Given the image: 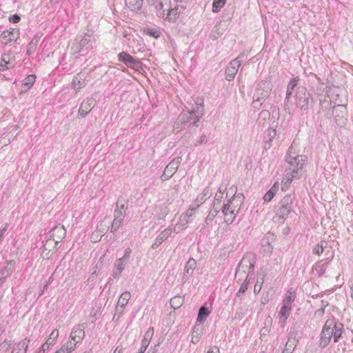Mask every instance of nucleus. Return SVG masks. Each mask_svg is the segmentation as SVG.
<instances>
[{
  "label": "nucleus",
  "mask_w": 353,
  "mask_h": 353,
  "mask_svg": "<svg viewBox=\"0 0 353 353\" xmlns=\"http://www.w3.org/2000/svg\"><path fill=\"white\" fill-rule=\"evenodd\" d=\"M314 103L312 95L303 87H298L296 90L295 105L301 111L307 113L312 108Z\"/></svg>",
  "instance_id": "1"
},
{
  "label": "nucleus",
  "mask_w": 353,
  "mask_h": 353,
  "mask_svg": "<svg viewBox=\"0 0 353 353\" xmlns=\"http://www.w3.org/2000/svg\"><path fill=\"white\" fill-rule=\"evenodd\" d=\"M307 157L305 155H297L292 157L288 155L286 161L289 165L288 170L292 173V176H298L300 171L303 169L305 163L307 161Z\"/></svg>",
  "instance_id": "2"
},
{
  "label": "nucleus",
  "mask_w": 353,
  "mask_h": 353,
  "mask_svg": "<svg viewBox=\"0 0 353 353\" xmlns=\"http://www.w3.org/2000/svg\"><path fill=\"white\" fill-rule=\"evenodd\" d=\"M91 36L88 34H84L76 39L75 43L71 48V53L73 55L81 53L82 55L86 54L91 47L88 46L90 41Z\"/></svg>",
  "instance_id": "3"
},
{
  "label": "nucleus",
  "mask_w": 353,
  "mask_h": 353,
  "mask_svg": "<svg viewBox=\"0 0 353 353\" xmlns=\"http://www.w3.org/2000/svg\"><path fill=\"white\" fill-rule=\"evenodd\" d=\"M292 202L293 197L290 194L286 195L281 200L276 213L279 219H284L289 215L292 210Z\"/></svg>",
  "instance_id": "4"
},
{
  "label": "nucleus",
  "mask_w": 353,
  "mask_h": 353,
  "mask_svg": "<svg viewBox=\"0 0 353 353\" xmlns=\"http://www.w3.org/2000/svg\"><path fill=\"white\" fill-rule=\"evenodd\" d=\"M221 209L223 214L226 218L225 222L231 223L234 219V216H232L236 214L239 210V204L235 199H232L228 201V203L224 204Z\"/></svg>",
  "instance_id": "5"
},
{
  "label": "nucleus",
  "mask_w": 353,
  "mask_h": 353,
  "mask_svg": "<svg viewBox=\"0 0 353 353\" xmlns=\"http://www.w3.org/2000/svg\"><path fill=\"white\" fill-rule=\"evenodd\" d=\"M247 59L245 54L241 53L239 57L236 59H233L227 67L225 70V79L228 81L232 80L237 71L239 68L240 67L241 63Z\"/></svg>",
  "instance_id": "6"
},
{
  "label": "nucleus",
  "mask_w": 353,
  "mask_h": 353,
  "mask_svg": "<svg viewBox=\"0 0 353 353\" xmlns=\"http://www.w3.org/2000/svg\"><path fill=\"white\" fill-rule=\"evenodd\" d=\"M333 325L334 320L328 319L326 321L321 334L319 341V345L321 347H325L330 342L333 335Z\"/></svg>",
  "instance_id": "7"
},
{
  "label": "nucleus",
  "mask_w": 353,
  "mask_h": 353,
  "mask_svg": "<svg viewBox=\"0 0 353 353\" xmlns=\"http://www.w3.org/2000/svg\"><path fill=\"white\" fill-rule=\"evenodd\" d=\"M331 114L334 116L335 122L339 126H343L347 121V111L344 105H333Z\"/></svg>",
  "instance_id": "8"
},
{
  "label": "nucleus",
  "mask_w": 353,
  "mask_h": 353,
  "mask_svg": "<svg viewBox=\"0 0 353 353\" xmlns=\"http://www.w3.org/2000/svg\"><path fill=\"white\" fill-rule=\"evenodd\" d=\"M125 205L121 203L119 205V202L117 203V208L114 212V220L112 223L110 232H114L118 230L120 227L121 224L123 222V220L125 216Z\"/></svg>",
  "instance_id": "9"
},
{
  "label": "nucleus",
  "mask_w": 353,
  "mask_h": 353,
  "mask_svg": "<svg viewBox=\"0 0 353 353\" xmlns=\"http://www.w3.org/2000/svg\"><path fill=\"white\" fill-rule=\"evenodd\" d=\"M201 112H202V110ZM202 114V112H201L199 114H196L194 112L186 111L182 112L179 115L178 119L184 126L187 125L188 123H192L193 125L197 126L196 123Z\"/></svg>",
  "instance_id": "10"
},
{
  "label": "nucleus",
  "mask_w": 353,
  "mask_h": 353,
  "mask_svg": "<svg viewBox=\"0 0 353 353\" xmlns=\"http://www.w3.org/2000/svg\"><path fill=\"white\" fill-rule=\"evenodd\" d=\"M119 61L123 62L128 67L132 68L134 70H139L140 68V63L134 58H133L130 54L125 52H121L118 54Z\"/></svg>",
  "instance_id": "11"
},
{
  "label": "nucleus",
  "mask_w": 353,
  "mask_h": 353,
  "mask_svg": "<svg viewBox=\"0 0 353 353\" xmlns=\"http://www.w3.org/2000/svg\"><path fill=\"white\" fill-rule=\"evenodd\" d=\"M89 81V74L88 72H80L74 77L72 81L73 88L79 90L82 88L85 87Z\"/></svg>",
  "instance_id": "12"
},
{
  "label": "nucleus",
  "mask_w": 353,
  "mask_h": 353,
  "mask_svg": "<svg viewBox=\"0 0 353 353\" xmlns=\"http://www.w3.org/2000/svg\"><path fill=\"white\" fill-rule=\"evenodd\" d=\"M66 234V230L63 225H58L54 227L50 232V237L55 242L58 243L64 239Z\"/></svg>",
  "instance_id": "13"
},
{
  "label": "nucleus",
  "mask_w": 353,
  "mask_h": 353,
  "mask_svg": "<svg viewBox=\"0 0 353 353\" xmlns=\"http://www.w3.org/2000/svg\"><path fill=\"white\" fill-rule=\"evenodd\" d=\"M258 86L255 94L256 99L254 101L260 102L261 99H265L269 95L270 87V83L265 81L260 82Z\"/></svg>",
  "instance_id": "14"
},
{
  "label": "nucleus",
  "mask_w": 353,
  "mask_h": 353,
  "mask_svg": "<svg viewBox=\"0 0 353 353\" xmlns=\"http://www.w3.org/2000/svg\"><path fill=\"white\" fill-rule=\"evenodd\" d=\"M85 337L83 324H78L74 326L70 333V339L71 341L80 342Z\"/></svg>",
  "instance_id": "15"
},
{
  "label": "nucleus",
  "mask_w": 353,
  "mask_h": 353,
  "mask_svg": "<svg viewBox=\"0 0 353 353\" xmlns=\"http://www.w3.org/2000/svg\"><path fill=\"white\" fill-rule=\"evenodd\" d=\"M131 297V294L130 292L125 291L123 292L119 296V299L117 301V312L121 314L123 311V309L127 305L129 299Z\"/></svg>",
  "instance_id": "16"
},
{
  "label": "nucleus",
  "mask_w": 353,
  "mask_h": 353,
  "mask_svg": "<svg viewBox=\"0 0 353 353\" xmlns=\"http://www.w3.org/2000/svg\"><path fill=\"white\" fill-rule=\"evenodd\" d=\"M237 268H239V274L244 272L245 274H249L254 269V263L250 259L243 258L240 261Z\"/></svg>",
  "instance_id": "17"
},
{
  "label": "nucleus",
  "mask_w": 353,
  "mask_h": 353,
  "mask_svg": "<svg viewBox=\"0 0 353 353\" xmlns=\"http://www.w3.org/2000/svg\"><path fill=\"white\" fill-rule=\"evenodd\" d=\"M1 37L6 40L5 44H7L8 42L17 41L19 37V30L14 28L6 30L2 32Z\"/></svg>",
  "instance_id": "18"
},
{
  "label": "nucleus",
  "mask_w": 353,
  "mask_h": 353,
  "mask_svg": "<svg viewBox=\"0 0 353 353\" xmlns=\"http://www.w3.org/2000/svg\"><path fill=\"white\" fill-rule=\"evenodd\" d=\"M196 267V261L192 258L190 259L184 268L183 279L185 281L191 276Z\"/></svg>",
  "instance_id": "19"
},
{
  "label": "nucleus",
  "mask_w": 353,
  "mask_h": 353,
  "mask_svg": "<svg viewBox=\"0 0 353 353\" xmlns=\"http://www.w3.org/2000/svg\"><path fill=\"white\" fill-rule=\"evenodd\" d=\"M212 193L210 189L205 188L203 192L197 196L194 203L192 204L198 208L202 203H203L208 198H210Z\"/></svg>",
  "instance_id": "20"
},
{
  "label": "nucleus",
  "mask_w": 353,
  "mask_h": 353,
  "mask_svg": "<svg viewBox=\"0 0 353 353\" xmlns=\"http://www.w3.org/2000/svg\"><path fill=\"white\" fill-rule=\"evenodd\" d=\"M11 55L10 54H3L1 57L0 63V71H3L5 69H10L14 67V63L11 61Z\"/></svg>",
  "instance_id": "21"
},
{
  "label": "nucleus",
  "mask_w": 353,
  "mask_h": 353,
  "mask_svg": "<svg viewBox=\"0 0 353 353\" xmlns=\"http://www.w3.org/2000/svg\"><path fill=\"white\" fill-rule=\"evenodd\" d=\"M181 161H182V159L180 157H177L176 158H174L165 167V170H166V172L173 175L176 172L179 165L181 163Z\"/></svg>",
  "instance_id": "22"
},
{
  "label": "nucleus",
  "mask_w": 353,
  "mask_h": 353,
  "mask_svg": "<svg viewBox=\"0 0 353 353\" xmlns=\"http://www.w3.org/2000/svg\"><path fill=\"white\" fill-rule=\"evenodd\" d=\"M291 306L283 304V305L281 307L279 312V316H280V321L279 323L282 327H283L285 324V321L289 316V314L291 312Z\"/></svg>",
  "instance_id": "23"
},
{
  "label": "nucleus",
  "mask_w": 353,
  "mask_h": 353,
  "mask_svg": "<svg viewBox=\"0 0 353 353\" xmlns=\"http://www.w3.org/2000/svg\"><path fill=\"white\" fill-rule=\"evenodd\" d=\"M321 109L319 112H323L325 116L330 117L331 116L330 109L332 108V101L328 99H320Z\"/></svg>",
  "instance_id": "24"
},
{
  "label": "nucleus",
  "mask_w": 353,
  "mask_h": 353,
  "mask_svg": "<svg viewBox=\"0 0 353 353\" xmlns=\"http://www.w3.org/2000/svg\"><path fill=\"white\" fill-rule=\"evenodd\" d=\"M128 263L127 260H124V259L121 258L116 261L114 266L116 270L113 272V277L117 278L120 276L122 271L124 270L126 264Z\"/></svg>",
  "instance_id": "25"
},
{
  "label": "nucleus",
  "mask_w": 353,
  "mask_h": 353,
  "mask_svg": "<svg viewBox=\"0 0 353 353\" xmlns=\"http://www.w3.org/2000/svg\"><path fill=\"white\" fill-rule=\"evenodd\" d=\"M196 210V207L192 205L190 208H188L185 212L181 216L180 221L181 223L180 225H181V227L188 223L189 219L193 216Z\"/></svg>",
  "instance_id": "26"
},
{
  "label": "nucleus",
  "mask_w": 353,
  "mask_h": 353,
  "mask_svg": "<svg viewBox=\"0 0 353 353\" xmlns=\"http://www.w3.org/2000/svg\"><path fill=\"white\" fill-rule=\"evenodd\" d=\"M14 264V261H7L6 266L3 270H1V277L0 279L2 282L4 281L13 272Z\"/></svg>",
  "instance_id": "27"
},
{
  "label": "nucleus",
  "mask_w": 353,
  "mask_h": 353,
  "mask_svg": "<svg viewBox=\"0 0 353 353\" xmlns=\"http://www.w3.org/2000/svg\"><path fill=\"white\" fill-rule=\"evenodd\" d=\"M299 81V78L298 77L292 79L289 82L288 86H287V91H286V97H285V101H288L290 97L292 96L293 91L297 86L298 81Z\"/></svg>",
  "instance_id": "28"
},
{
  "label": "nucleus",
  "mask_w": 353,
  "mask_h": 353,
  "mask_svg": "<svg viewBox=\"0 0 353 353\" xmlns=\"http://www.w3.org/2000/svg\"><path fill=\"white\" fill-rule=\"evenodd\" d=\"M185 7L183 6H178L169 10L168 17H169L170 21H174L180 14L184 12Z\"/></svg>",
  "instance_id": "29"
},
{
  "label": "nucleus",
  "mask_w": 353,
  "mask_h": 353,
  "mask_svg": "<svg viewBox=\"0 0 353 353\" xmlns=\"http://www.w3.org/2000/svg\"><path fill=\"white\" fill-rule=\"evenodd\" d=\"M343 330V325L341 323L334 322L333 325V338L334 342H337L341 337Z\"/></svg>",
  "instance_id": "30"
},
{
  "label": "nucleus",
  "mask_w": 353,
  "mask_h": 353,
  "mask_svg": "<svg viewBox=\"0 0 353 353\" xmlns=\"http://www.w3.org/2000/svg\"><path fill=\"white\" fill-rule=\"evenodd\" d=\"M29 340L26 338L17 343L12 353H26Z\"/></svg>",
  "instance_id": "31"
},
{
  "label": "nucleus",
  "mask_w": 353,
  "mask_h": 353,
  "mask_svg": "<svg viewBox=\"0 0 353 353\" xmlns=\"http://www.w3.org/2000/svg\"><path fill=\"white\" fill-rule=\"evenodd\" d=\"M182 229L181 226H179V223H177L174 229L171 227H168L163 230L157 236L159 240H161L163 242L166 240L172 234V231H176V229Z\"/></svg>",
  "instance_id": "32"
},
{
  "label": "nucleus",
  "mask_w": 353,
  "mask_h": 353,
  "mask_svg": "<svg viewBox=\"0 0 353 353\" xmlns=\"http://www.w3.org/2000/svg\"><path fill=\"white\" fill-rule=\"evenodd\" d=\"M39 43V39L36 37H34L27 46L26 54L28 55H30L32 53H34L35 52V50H37Z\"/></svg>",
  "instance_id": "33"
},
{
  "label": "nucleus",
  "mask_w": 353,
  "mask_h": 353,
  "mask_svg": "<svg viewBox=\"0 0 353 353\" xmlns=\"http://www.w3.org/2000/svg\"><path fill=\"white\" fill-rule=\"evenodd\" d=\"M210 310L208 307L205 306H202L199 311L197 321L203 322L205 320L207 316L210 314Z\"/></svg>",
  "instance_id": "34"
},
{
  "label": "nucleus",
  "mask_w": 353,
  "mask_h": 353,
  "mask_svg": "<svg viewBox=\"0 0 353 353\" xmlns=\"http://www.w3.org/2000/svg\"><path fill=\"white\" fill-rule=\"evenodd\" d=\"M295 292L291 288L288 290L285 298L283 300V304L291 306V303L294 301Z\"/></svg>",
  "instance_id": "35"
},
{
  "label": "nucleus",
  "mask_w": 353,
  "mask_h": 353,
  "mask_svg": "<svg viewBox=\"0 0 353 353\" xmlns=\"http://www.w3.org/2000/svg\"><path fill=\"white\" fill-rule=\"evenodd\" d=\"M96 101L94 98L91 97L87 99L86 101H84L81 103V105L82 106V109H85L90 112L95 105Z\"/></svg>",
  "instance_id": "36"
},
{
  "label": "nucleus",
  "mask_w": 353,
  "mask_h": 353,
  "mask_svg": "<svg viewBox=\"0 0 353 353\" xmlns=\"http://www.w3.org/2000/svg\"><path fill=\"white\" fill-rule=\"evenodd\" d=\"M225 3L226 0H214L212 3V12L214 13L219 12L225 6Z\"/></svg>",
  "instance_id": "37"
},
{
  "label": "nucleus",
  "mask_w": 353,
  "mask_h": 353,
  "mask_svg": "<svg viewBox=\"0 0 353 353\" xmlns=\"http://www.w3.org/2000/svg\"><path fill=\"white\" fill-rule=\"evenodd\" d=\"M78 343L79 342L71 341L70 339V340L65 344H64L62 347L65 350L66 353H71L73 350H74Z\"/></svg>",
  "instance_id": "38"
},
{
  "label": "nucleus",
  "mask_w": 353,
  "mask_h": 353,
  "mask_svg": "<svg viewBox=\"0 0 353 353\" xmlns=\"http://www.w3.org/2000/svg\"><path fill=\"white\" fill-rule=\"evenodd\" d=\"M218 212V207L213 206V209L210 211L208 216L205 219V223L207 225L210 224L213 221L214 218L217 215Z\"/></svg>",
  "instance_id": "39"
},
{
  "label": "nucleus",
  "mask_w": 353,
  "mask_h": 353,
  "mask_svg": "<svg viewBox=\"0 0 353 353\" xmlns=\"http://www.w3.org/2000/svg\"><path fill=\"white\" fill-rule=\"evenodd\" d=\"M183 299L181 296H174L170 299V305L174 309L180 307L182 305Z\"/></svg>",
  "instance_id": "40"
},
{
  "label": "nucleus",
  "mask_w": 353,
  "mask_h": 353,
  "mask_svg": "<svg viewBox=\"0 0 353 353\" xmlns=\"http://www.w3.org/2000/svg\"><path fill=\"white\" fill-rule=\"evenodd\" d=\"M35 79L36 77L34 75H28L23 80V84L28 89L34 83Z\"/></svg>",
  "instance_id": "41"
},
{
  "label": "nucleus",
  "mask_w": 353,
  "mask_h": 353,
  "mask_svg": "<svg viewBox=\"0 0 353 353\" xmlns=\"http://www.w3.org/2000/svg\"><path fill=\"white\" fill-rule=\"evenodd\" d=\"M201 336V330L199 327H194L192 334V339L191 341L193 343H196L199 342Z\"/></svg>",
  "instance_id": "42"
},
{
  "label": "nucleus",
  "mask_w": 353,
  "mask_h": 353,
  "mask_svg": "<svg viewBox=\"0 0 353 353\" xmlns=\"http://www.w3.org/2000/svg\"><path fill=\"white\" fill-rule=\"evenodd\" d=\"M248 276V274H245L244 272H241V273L239 274V268H236L235 278L237 280V282H241L242 281H244V282H246Z\"/></svg>",
  "instance_id": "43"
},
{
  "label": "nucleus",
  "mask_w": 353,
  "mask_h": 353,
  "mask_svg": "<svg viewBox=\"0 0 353 353\" xmlns=\"http://www.w3.org/2000/svg\"><path fill=\"white\" fill-rule=\"evenodd\" d=\"M323 243H325V242H321L316 245L312 250V253L318 255L322 254L324 250Z\"/></svg>",
  "instance_id": "44"
},
{
  "label": "nucleus",
  "mask_w": 353,
  "mask_h": 353,
  "mask_svg": "<svg viewBox=\"0 0 353 353\" xmlns=\"http://www.w3.org/2000/svg\"><path fill=\"white\" fill-rule=\"evenodd\" d=\"M58 336H59V331H58V330H57V329L54 330L51 332V334H50V336H49L46 343H48L49 345L53 344L54 341H55V339H57Z\"/></svg>",
  "instance_id": "45"
},
{
  "label": "nucleus",
  "mask_w": 353,
  "mask_h": 353,
  "mask_svg": "<svg viewBox=\"0 0 353 353\" xmlns=\"http://www.w3.org/2000/svg\"><path fill=\"white\" fill-rule=\"evenodd\" d=\"M154 334V327H150L148 328V330L145 333L143 339L151 341V339Z\"/></svg>",
  "instance_id": "46"
},
{
  "label": "nucleus",
  "mask_w": 353,
  "mask_h": 353,
  "mask_svg": "<svg viewBox=\"0 0 353 353\" xmlns=\"http://www.w3.org/2000/svg\"><path fill=\"white\" fill-rule=\"evenodd\" d=\"M296 177V176H292V173H290V172H287L285 174V177L282 181V183L285 185H287L292 182L293 178Z\"/></svg>",
  "instance_id": "47"
},
{
  "label": "nucleus",
  "mask_w": 353,
  "mask_h": 353,
  "mask_svg": "<svg viewBox=\"0 0 353 353\" xmlns=\"http://www.w3.org/2000/svg\"><path fill=\"white\" fill-rule=\"evenodd\" d=\"M263 283V277H262L261 279V281L259 279H257L256 283L254 288V292L255 294L259 293V292L261 290Z\"/></svg>",
  "instance_id": "48"
},
{
  "label": "nucleus",
  "mask_w": 353,
  "mask_h": 353,
  "mask_svg": "<svg viewBox=\"0 0 353 353\" xmlns=\"http://www.w3.org/2000/svg\"><path fill=\"white\" fill-rule=\"evenodd\" d=\"M248 285V281L243 282L241 284L238 292L236 293V296L239 297L241 295H243L245 293V292L247 290Z\"/></svg>",
  "instance_id": "49"
},
{
  "label": "nucleus",
  "mask_w": 353,
  "mask_h": 353,
  "mask_svg": "<svg viewBox=\"0 0 353 353\" xmlns=\"http://www.w3.org/2000/svg\"><path fill=\"white\" fill-rule=\"evenodd\" d=\"M147 34L153 37L154 38H158L159 37L160 32L158 30L148 28L145 30Z\"/></svg>",
  "instance_id": "50"
},
{
  "label": "nucleus",
  "mask_w": 353,
  "mask_h": 353,
  "mask_svg": "<svg viewBox=\"0 0 353 353\" xmlns=\"http://www.w3.org/2000/svg\"><path fill=\"white\" fill-rule=\"evenodd\" d=\"M99 228L101 234V236L105 234V232L107 231L108 226L106 223H104V221H101L100 224L97 226Z\"/></svg>",
  "instance_id": "51"
},
{
  "label": "nucleus",
  "mask_w": 353,
  "mask_h": 353,
  "mask_svg": "<svg viewBox=\"0 0 353 353\" xmlns=\"http://www.w3.org/2000/svg\"><path fill=\"white\" fill-rule=\"evenodd\" d=\"M274 192L272 191H268L263 196V199L265 202H270L274 197Z\"/></svg>",
  "instance_id": "52"
},
{
  "label": "nucleus",
  "mask_w": 353,
  "mask_h": 353,
  "mask_svg": "<svg viewBox=\"0 0 353 353\" xmlns=\"http://www.w3.org/2000/svg\"><path fill=\"white\" fill-rule=\"evenodd\" d=\"M222 197H223V194H221L219 192H217L216 194L215 197H214V201L213 203L214 207H218V205L220 204V201H221V199H222Z\"/></svg>",
  "instance_id": "53"
},
{
  "label": "nucleus",
  "mask_w": 353,
  "mask_h": 353,
  "mask_svg": "<svg viewBox=\"0 0 353 353\" xmlns=\"http://www.w3.org/2000/svg\"><path fill=\"white\" fill-rule=\"evenodd\" d=\"M172 176V174H168V172H166V170H164L163 174L161 176V179L162 181H166V180L169 179Z\"/></svg>",
  "instance_id": "54"
},
{
  "label": "nucleus",
  "mask_w": 353,
  "mask_h": 353,
  "mask_svg": "<svg viewBox=\"0 0 353 353\" xmlns=\"http://www.w3.org/2000/svg\"><path fill=\"white\" fill-rule=\"evenodd\" d=\"M131 252H132V250L130 248H126L125 250V253L121 258L124 259V260L128 261Z\"/></svg>",
  "instance_id": "55"
},
{
  "label": "nucleus",
  "mask_w": 353,
  "mask_h": 353,
  "mask_svg": "<svg viewBox=\"0 0 353 353\" xmlns=\"http://www.w3.org/2000/svg\"><path fill=\"white\" fill-rule=\"evenodd\" d=\"M9 20L12 23H18L20 21V17L17 14H14L9 18Z\"/></svg>",
  "instance_id": "56"
},
{
  "label": "nucleus",
  "mask_w": 353,
  "mask_h": 353,
  "mask_svg": "<svg viewBox=\"0 0 353 353\" xmlns=\"http://www.w3.org/2000/svg\"><path fill=\"white\" fill-rule=\"evenodd\" d=\"M90 112L88 110H86L85 109H82V106L80 105V108L79 109V114L82 117H85Z\"/></svg>",
  "instance_id": "57"
},
{
  "label": "nucleus",
  "mask_w": 353,
  "mask_h": 353,
  "mask_svg": "<svg viewBox=\"0 0 353 353\" xmlns=\"http://www.w3.org/2000/svg\"><path fill=\"white\" fill-rule=\"evenodd\" d=\"M319 274H323L325 272L327 268V263H324L321 265L319 266Z\"/></svg>",
  "instance_id": "58"
},
{
  "label": "nucleus",
  "mask_w": 353,
  "mask_h": 353,
  "mask_svg": "<svg viewBox=\"0 0 353 353\" xmlns=\"http://www.w3.org/2000/svg\"><path fill=\"white\" fill-rule=\"evenodd\" d=\"M208 142V139H207V137L205 135H202L198 143L196 144H195L196 145H201V144H203V143H206Z\"/></svg>",
  "instance_id": "59"
},
{
  "label": "nucleus",
  "mask_w": 353,
  "mask_h": 353,
  "mask_svg": "<svg viewBox=\"0 0 353 353\" xmlns=\"http://www.w3.org/2000/svg\"><path fill=\"white\" fill-rule=\"evenodd\" d=\"M162 241L161 240H159V237L157 236L154 241V243L152 245V248L153 249H155L157 248V247H159L161 243H162Z\"/></svg>",
  "instance_id": "60"
},
{
  "label": "nucleus",
  "mask_w": 353,
  "mask_h": 353,
  "mask_svg": "<svg viewBox=\"0 0 353 353\" xmlns=\"http://www.w3.org/2000/svg\"><path fill=\"white\" fill-rule=\"evenodd\" d=\"M207 353H220L219 349L216 346L210 347Z\"/></svg>",
  "instance_id": "61"
},
{
  "label": "nucleus",
  "mask_w": 353,
  "mask_h": 353,
  "mask_svg": "<svg viewBox=\"0 0 353 353\" xmlns=\"http://www.w3.org/2000/svg\"><path fill=\"white\" fill-rule=\"evenodd\" d=\"M295 340H294V334L293 333H290L289 334V340H288V342L287 343V345L290 343H292L293 345H295Z\"/></svg>",
  "instance_id": "62"
},
{
  "label": "nucleus",
  "mask_w": 353,
  "mask_h": 353,
  "mask_svg": "<svg viewBox=\"0 0 353 353\" xmlns=\"http://www.w3.org/2000/svg\"><path fill=\"white\" fill-rule=\"evenodd\" d=\"M324 310L323 308H320L319 310H317L316 312H315V316H318V317H321L324 314Z\"/></svg>",
  "instance_id": "63"
},
{
  "label": "nucleus",
  "mask_w": 353,
  "mask_h": 353,
  "mask_svg": "<svg viewBox=\"0 0 353 353\" xmlns=\"http://www.w3.org/2000/svg\"><path fill=\"white\" fill-rule=\"evenodd\" d=\"M11 345V342L10 341H4V342L1 345L2 348L6 347L8 348Z\"/></svg>",
  "instance_id": "64"
}]
</instances>
